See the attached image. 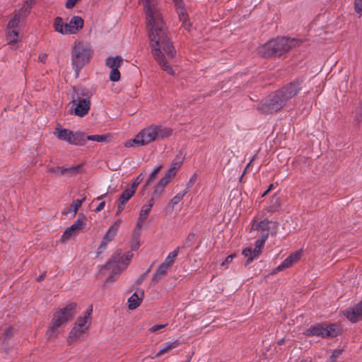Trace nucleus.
<instances>
[{
    "mask_svg": "<svg viewBox=\"0 0 362 362\" xmlns=\"http://www.w3.org/2000/svg\"><path fill=\"white\" fill-rule=\"evenodd\" d=\"M142 1L148 28L151 52L161 68L168 74L173 75V69L165 60L164 54L173 58L175 57V50L168 37L158 4L156 0Z\"/></svg>",
    "mask_w": 362,
    "mask_h": 362,
    "instance_id": "nucleus-1",
    "label": "nucleus"
},
{
    "mask_svg": "<svg viewBox=\"0 0 362 362\" xmlns=\"http://www.w3.org/2000/svg\"><path fill=\"white\" fill-rule=\"evenodd\" d=\"M302 80H295L262 100L259 109L263 112H276L282 108L302 89Z\"/></svg>",
    "mask_w": 362,
    "mask_h": 362,
    "instance_id": "nucleus-2",
    "label": "nucleus"
},
{
    "mask_svg": "<svg viewBox=\"0 0 362 362\" xmlns=\"http://www.w3.org/2000/svg\"><path fill=\"white\" fill-rule=\"evenodd\" d=\"M269 223L270 221L267 219L262 221L254 220L250 228V233L252 238L259 236L258 239L255 241V247L252 250L251 247H246L243 250V255L247 257L246 264H250L254 259L258 258L262 252L264 243L269 234Z\"/></svg>",
    "mask_w": 362,
    "mask_h": 362,
    "instance_id": "nucleus-3",
    "label": "nucleus"
},
{
    "mask_svg": "<svg viewBox=\"0 0 362 362\" xmlns=\"http://www.w3.org/2000/svg\"><path fill=\"white\" fill-rule=\"evenodd\" d=\"M173 130L161 125H151L143 129L133 139L127 141L125 147L146 146L152 141L171 136Z\"/></svg>",
    "mask_w": 362,
    "mask_h": 362,
    "instance_id": "nucleus-4",
    "label": "nucleus"
},
{
    "mask_svg": "<svg viewBox=\"0 0 362 362\" xmlns=\"http://www.w3.org/2000/svg\"><path fill=\"white\" fill-rule=\"evenodd\" d=\"M300 44L296 38L278 37L259 47L258 53L263 57L281 56Z\"/></svg>",
    "mask_w": 362,
    "mask_h": 362,
    "instance_id": "nucleus-5",
    "label": "nucleus"
},
{
    "mask_svg": "<svg viewBox=\"0 0 362 362\" xmlns=\"http://www.w3.org/2000/svg\"><path fill=\"white\" fill-rule=\"evenodd\" d=\"M133 257L131 251L122 253V251H117L112 259L101 269L100 272L103 273L105 270H111V274L106 279L105 284H109L115 281L120 274L129 265Z\"/></svg>",
    "mask_w": 362,
    "mask_h": 362,
    "instance_id": "nucleus-6",
    "label": "nucleus"
},
{
    "mask_svg": "<svg viewBox=\"0 0 362 362\" xmlns=\"http://www.w3.org/2000/svg\"><path fill=\"white\" fill-rule=\"evenodd\" d=\"M76 303H70L54 314L51 325L47 332L49 339L56 337L58 334V329L74 317L76 313Z\"/></svg>",
    "mask_w": 362,
    "mask_h": 362,
    "instance_id": "nucleus-7",
    "label": "nucleus"
},
{
    "mask_svg": "<svg viewBox=\"0 0 362 362\" xmlns=\"http://www.w3.org/2000/svg\"><path fill=\"white\" fill-rule=\"evenodd\" d=\"M83 20L80 16L72 17L69 23H64L62 18L57 17L54 21V30L62 35L76 34L83 26Z\"/></svg>",
    "mask_w": 362,
    "mask_h": 362,
    "instance_id": "nucleus-8",
    "label": "nucleus"
},
{
    "mask_svg": "<svg viewBox=\"0 0 362 362\" xmlns=\"http://www.w3.org/2000/svg\"><path fill=\"white\" fill-rule=\"evenodd\" d=\"M91 49L89 46L78 43L72 52V64L76 71L81 69L91 57Z\"/></svg>",
    "mask_w": 362,
    "mask_h": 362,
    "instance_id": "nucleus-9",
    "label": "nucleus"
},
{
    "mask_svg": "<svg viewBox=\"0 0 362 362\" xmlns=\"http://www.w3.org/2000/svg\"><path fill=\"white\" fill-rule=\"evenodd\" d=\"M54 135L69 144L83 146L86 144V134L81 132H74L67 129L56 128Z\"/></svg>",
    "mask_w": 362,
    "mask_h": 362,
    "instance_id": "nucleus-10",
    "label": "nucleus"
},
{
    "mask_svg": "<svg viewBox=\"0 0 362 362\" xmlns=\"http://www.w3.org/2000/svg\"><path fill=\"white\" fill-rule=\"evenodd\" d=\"M71 103L73 104V107L71 109L70 112L80 117L86 115L90 108V98L80 96L78 94L73 97Z\"/></svg>",
    "mask_w": 362,
    "mask_h": 362,
    "instance_id": "nucleus-11",
    "label": "nucleus"
},
{
    "mask_svg": "<svg viewBox=\"0 0 362 362\" xmlns=\"http://www.w3.org/2000/svg\"><path fill=\"white\" fill-rule=\"evenodd\" d=\"M339 329L334 324L317 325L308 329V335L317 336L322 337H334L338 335Z\"/></svg>",
    "mask_w": 362,
    "mask_h": 362,
    "instance_id": "nucleus-12",
    "label": "nucleus"
},
{
    "mask_svg": "<svg viewBox=\"0 0 362 362\" xmlns=\"http://www.w3.org/2000/svg\"><path fill=\"white\" fill-rule=\"evenodd\" d=\"M173 1L176 8L179 19L182 22V26L185 29L189 30L191 23L188 21V15L186 13L182 0H173Z\"/></svg>",
    "mask_w": 362,
    "mask_h": 362,
    "instance_id": "nucleus-13",
    "label": "nucleus"
},
{
    "mask_svg": "<svg viewBox=\"0 0 362 362\" xmlns=\"http://www.w3.org/2000/svg\"><path fill=\"white\" fill-rule=\"evenodd\" d=\"M87 332L88 329H83L82 327L74 325L69 334L67 343L71 345L77 341L83 340L86 337Z\"/></svg>",
    "mask_w": 362,
    "mask_h": 362,
    "instance_id": "nucleus-14",
    "label": "nucleus"
},
{
    "mask_svg": "<svg viewBox=\"0 0 362 362\" xmlns=\"http://www.w3.org/2000/svg\"><path fill=\"white\" fill-rule=\"evenodd\" d=\"M344 315L351 322L358 321L362 316V302L344 311Z\"/></svg>",
    "mask_w": 362,
    "mask_h": 362,
    "instance_id": "nucleus-15",
    "label": "nucleus"
},
{
    "mask_svg": "<svg viewBox=\"0 0 362 362\" xmlns=\"http://www.w3.org/2000/svg\"><path fill=\"white\" fill-rule=\"evenodd\" d=\"M154 202L153 200H148V204L143 205L139 213V216L138 218V221L136 225L137 230H141V228L144 226V223L148 216L151 208L153 207Z\"/></svg>",
    "mask_w": 362,
    "mask_h": 362,
    "instance_id": "nucleus-16",
    "label": "nucleus"
},
{
    "mask_svg": "<svg viewBox=\"0 0 362 362\" xmlns=\"http://www.w3.org/2000/svg\"><path fill=\"white\" fill-rule=\"evenodd\" d=\"M92 313V308L86 310L84 313L83 316L78 317L77 320L76 321L74 325L78 327H82L83 329H89L91 320H90V315Z\"/></svg>",
    "mask_w": 362,
    "mask_h": 362,
    "instance_id": "nucleus-17",
    "label": "nucleus"
},
{
    "mask_svg": "<svg viewBox=\"0 0 362 362\" xmlns=\"http://www.w3.org/2000/svg\"><path fill=\"white\" fill-rule=\"evenodd\" d=\"M144 296V291H138L132 295V296L128 299L129 303V308L130 310H134L137 307H139L142 302V300Z\"/></svg>",
    "mask_w": 362,
    "mask_h": 362,
    "instance_id": "nucleus-18",
    "label": "nucleus"
},
{
    "mask_svg": "<svg viewBox=\"0 0 362 362\" xmlns=\"http://www.w3.org/2000/svg\"><path fill=\"white\" fill-rule=\"evenodd\" d=\"M180 344V341L177 339L173 341H167L160 346V350L156 353L155 357L158 358L162 355L170 352L173 349L178 347Z\"/></svg>",
    "mask_w": 362,
    "mask_h": 362,
    "instance_id": "nucleus-19",
    "label": "nucleus"
},
{
    "mask_svg": "<svg viewBox=\"0 0 362 362\" xmlns=\"http://www.w3.org/2000/svg\"><path fill=\"white\" fill-rule=\"evenodd\" d=\"M6 39L10 45L13 46L16 45L21 39L20 29H13L7 27Z\"/></svg>",
    "mask_w": 362,
    "mask_h": 362,
    "instance_id": "nucleus-20",
    "label": "nucleus"
},
{
    "mask_svg": "<svg viewBox=\"0 0 362 362\" xmlns=\"http://www.w3.org/2000/svg\"><path fill=\"white\" fill-rule=\"evenodd\" d=\"M23 9L15 13L13 17L8 21L7 27L12 28L13 29H20V23L24 19L23 15Z\"/></svg>",
    "mask_w": 362,
    "mask_h": 362,
    "instance_id": "nucleus-21",
    "label": "nucleus"
},
{
    "mask_svg": "<svg viewBox=\"0 0 362 362\" xmlns=\"http://www.w3.org/2000/svg\"><path fill=\"white\" fill-rule=\"evenodd\" d=\"M122 223L121 219L117 220L108 229L105 235H104L105 239L107 240L109 242H111L115 236L116 235L119 226Z\"/></svg>",
    "mask_w": 362,
    "mask_h": 362,
    "instance_id": "nucleus-22",
    "label": "nucleus"
},
{
    "mask_svg": "<svg viewBox=\"0 0 362 362\" xmlns=\"http://www.w3.org/2000/svg\"><path fill=\"white\" fill-rule=\"evenodd\" d=\"M123 64V59L120 56L109 57L106 59L105 64L110 69H119Z\"/></svg>",
    "mask_w": 362,
    "mask_h": 362,
    "instance_id": "nucleus-23",
    "label": "nucleus"
},
{
    "mask_svg": "<svg viewBox=\"0 0 362 362\" xmlns=\"http://www.w3.org/2000/svg\"><path fill=\"white\" fill-rule=\"evenodd\" d=\"M170 268V267L166 265L165 264L162 263L158 268L156 273L154 274L152 281L154 282L158 281L162 276H165L167 274Z\"/></svg>",
    "mask_w": 362,
    "mask_h": 362,
    "instance_id": "nucleus-24",
    "label": "nucleus"
},
{
    "mask_svg": "<svg viewBox=\"0 0 362 362\" xmlns=\"http://www.w3.org/2000/svg\"><path fill=\"white\" fill-rule=\"evenodd\" d=\"M82 165H76L69 168H63V175L67 177L74 176L81 172Z\"/></svg>",
    "mask_w": 362,
    "mask_h": 362,
    "instance_id": "nucleus-25",
    "label": "nucleus"
},
{
    "mask_svg": "<svg viewBox=\"0 0 362 362\" xmlns=\"http://www.w3.org/2000/svg\"><path fill=\"white\" fill-rule=\"evenodd\" d=\"M84 199H85L74 200L72 202V204L63 212V214L65 215H67L71 213L76 214L78 209L81 207Z\"/></svg>",
    "mask_w": 362,
    "mask_h": 362,
    "instance_id": "nucleus-26",
    "label": "nucleus"
},
{
    "mask_svg": "<svg viewBox=\"0 0 362 362\" xmlns=\"http://www.w3.org/2000/svg\"><path fill=\"white\" fill-rule=\"evenodd\" d=\"M83 219L84 217L81 218V216H79L78 219L68 228L77 235L85 225Z\"/></svg>",
    "mask_w": 362,
    "mask_h": 362,
    "instance_id": "nucleus-27",
    "label": "nucleus"
},
{
    "mask_svg": "<svg viewBox=\"0 0 362 362\" xmlns=\"http://www.w3.org/2000/svg\"><path fill=\"white\" fill-rule=\"evenodd\" d=\"M180 249V247H177L173 252H170L163 263H164L166 265H168V267H171L175 262V258L178 255Z\"/></svg>",
    "mask_w": 362,
    "mask_h": 362,
    "instance_id": "nucleus-28",
    "label": "nucleus"
},
{
    "mask_svg": "<svg viewBox=\"0 0 362 362\" xmlns=\"http://www.w3.org/2000/svg\"><path fill=\"white\" fill-rule=\"evenodd\" d=\"M141 235V230H137L136 227H135L133 234H132V240L131 242V248L132 250H136L139 245V238Z\"/></svg>",
    "mask_w": 362,
    "mask_h": 362,
    "instance_id": "nucleus-29",
    "label": "nucleus"
},
{
    "mask_svg": "<svg viewBox=\"0 0 362 362\" xmlns=\"http://www.w3.org/2000/svg\"><path fill=\"white\" fill-rule=\"evenodd\" d=\"M134 193V189H132L131 188L127 189L120 195L118 202H122V204H126L132 198Z\"/></svg>",
    "mask_w": 362,
    "mask_h": 362,
    "instance_id": "nucleus-30",
    "label": "nucleus"
},
{
    "mask_svg": "<svg viewBox=\"0 0 362 362\" xmlns=\"http://www.w3.org/2000/svg\"><path fill=\"white\" fill-rule=\"evenodd\" d=\"M188 192V187L184 189L182 192L177 194L170 202L169 205L172 208H174L184 197V196Z\"/></svg>",
    "mask_w": 362,
    "mask_h": 362,
    "instance_id": "nucleus-31",
    "label": "nucleus"
},
{
    "mask_svg": "<svg viewBox=\"0 0 362 362\" xmlns=\"http://www.w3.org/2000/svg\"><path fill=\"white\" fill-rule=\"evenodd\" d=\"M164 189L165 188L157 184L154 187L151 197L149 200H153V202H155V201L162 195L164 192Z\"/></svg>",
    "mask_w": 362,
    "mask_h": 362,
    "instance_id": "nucleus-32",
    "label": "nucleus"
},
{
    "mask_svg": "<svg viewBox=\"0 0 362 362\" xmlns=\"http://www.w3.org/2000/svg\"><path fill=\"white\" fill-rule=\"evenodd\" d=\"M107 136L106 135H90L86 136V141L87 140L94 141L97 142H105Z\"/></svg>",
    "mask_w": 362,
    "mask_h": 362,
    "instance_id": "nucleus-33",
    "label": "nucleus"
},
{
    "mask_svg": "<svg viewBox=\"0 0 362 362\" xmlns=\"http://www.w3.org/2000/svg\"><path fill=\"white\" fill-rule=\"evenodd\" d=\"M293 264L292 261L291 259L288 257L286 259H284V261L279 264L276 269L275 272H279L282 270H284L286 268L290 267Z\"/></svg>",
    "mask_w": 362,
    "mask_h": 362,
    "instance_id": "nucleus-34",
    "label": "nucleus"
},
{
    "mask_svg": "<svg viewBox=\"0 0 362 362\" xmlns=\"http://www.w3.org/2000/svg\"><path fill=\"white\" fill-rule=\"evenodd\" d=\"M161 168H162V165H159L153 170V172L149 175L148 180H146V182L145 185L146 187L148 186V185H150L151 182H152L156 179V177H157V175H158V173L160 172V170H161Z\"/></svg>",
    "mask_w": 362,
    "mask_h": 362,
    "instance_id": "nucleus-35",
    "label": "nucleus"
},
{
    "mask_svg": "<svg viewBox=\"0 0 362 362\" xmlns=\"http://www.w3.org/2000/svg\"><path fill=\"white\" fill-rule=\"evenodd\" d=\"M110 79L112 81H118L120 79V72L118 69H111Z\"/></svg>",
    "mask_w": 362,
    "mask_h": 362,
    "instance_id": "nucleus-36",
    "label": "nucleus"
},
{
    "mask_svg": "<svg viewBox=\"0 0 362 362\" xmlns=\"http://www.w3.org/2000/svg\"><path fill=\"white\" fill-rule=\"evenodd\" d=\"M76 235L71 231L68 228L65 230L63 235H62L61 240L62 242H66L73 237H76Z\"/></svg>",
    "mask_w": 362,
    "mask_h": 362,
    "instance_id": "nucleus-37",
    "label": "nucleus"
},
{
    "mask_svg": "<svg viewBox=\"0 0 362 362\" xmlns=\"http://www.w3.org/2000/svg\"><path fill=\"white\" fill-rule=\"evenodd\" d=\"M144 178V175L143 173L139 174L132 184V187L130 188L134 189V192H136V187L143 181Z\"/></svg>",
    "mask_w": 362,
    "mask_h": 362,
    "instance_id": "nucleus-38",
    "label": "nucleus"
},
{
    "mask_svg": "<svg viewBox=\"0 0 362 362\" xmlns=\"http://www.w3.org/2000/svg\"><path fill=\"white\" fill-rule=\"evenodd\" d=\"M354 10L361 17L362 15V0H354Z\"/></svg>",
    "mask_w": 362,
    "mask_h": 362,
    "instance_id": "nucleus-39",
    "label": "nucleus"
},
{
    "mask_svg": "<svg viewBox=\"0 0 362 362\" xmlns=\"http://www.w3.org/2000/svg\"><path fill=\"white\" fill-rule=\"evenodd\" d=\"M301 255H302V251L298 250V251L295 252L294 253L288 256V257L291 259V260L292 261V263L293 264L300 259Z\"/></svg>",
    "mask_w": 362,
    "mask_h": 362,
    "instance_id": "nucleus-40",
    "label": "nucleus"
},
{
    "mask_svg": "<svg viewBox=\"0 0 362 362\" xmlns=\"http://www.w3.org/2000/svg\"><path fill=\"white\" fill-rule=\"evenodd\" d=\"M184 158H181L180 160L175 159L173 161L170 168H175V171L177 170L181 167Z\"/></svg>",
    "mask_w": 362,
    "mask_h": 362,
    "instance_id": "nucleus-41",
    "label": "nucleus"
},
{
    "mask_svg": "<svg viewBox=\"0 0 362 362\" xmlns=\"http://www.w3.org/2000/svg\"><path fill=\"white\" fill-rule=\"evenodd\" d=\"M195 235L194 233H189L186 238V240L184 243L183 247H187L191 246L192 243L193 242L194 239Z\"/></svg>",
    "mask_w": 362,
    "mask_h": 362,
    "instance_id": "nucleus-42",
    "label": "nucleus"
},
{
    "mask_svg": "<svg viewBox=\"0 0 362 362\" xmlns=\"http://www.w3.org/2000/svg\"><path fill=\"white\" fill-rule=\"evenodd\" d=\"M49 171L50 173H53L57 175H63V167H54V168H50L49 169Z\"/></svg>",
    "mask_w": 362,
    "mask_h": 362,
    "instance_id": "nucleus-43",
    "label": "nucleus"
},
{
    "mask_svg": "<svg viewBox=\"0 0 362 362\" xmlns=\"http://www.w3.org/2000/svg\"><path fill=\"white\" fill-rule=\"evenodd\" d=\"M109 243L110 242L107 240L105 239V238L103 237V240H102L100 246L98 247V254L103 252V251L106 248V247Z\"/></svg>",
    "mask_w": 362,
    "mask_h": 362,
    "instance_id": "nucleus-44",
    "label": "nucleus"
},
{
    "mask_svg": "<svg viewBox=\"0 0 362 362\" xmlns=\"http://www.w3.org/2000/svg\"><path fill=\"white\" fill-rule=\"evenodd\" d=\"M177 172L175 171L174 168H170L168 170L165 176L168 177L170 180H171L176 175Z\"/></svg>",
    "mask_w": 362,
    "mask_h": 362,
    "instance_id": "nucleus-45",
    "label": "nucleus"
},
{
    "mask_svg": "<svg viewBox=\"0 0 362 362\" xmlns=\"http://www.w3.org/2000/svg\"><path fill=\"white\" fill-rule=\"evenodd\" d=\"M167 324H163V325H154L150 329L149 331L151 332H156L158 331H159L160 329H162L163 328H165L166 327Z\"/></svg>",
    "mask_w": 362,
    "mask_h": 362,
    "instance_id": "nucleus-46",
    "label": "nucleus"
},
{
    "mask_svg": "<svg viewBox=\"0 0 362 362\" xmlns=\"http://www.w3.org/2000/svg\"><path fill=\"white\" fill-rule=\"evenodd\" d=\"M170 182V180L164 176L158 182V185L163 187V188L165 187V186Z\"/></svg>",
    "mask_w": 362,
    "mask_h": 362,
    "instance_id": "nucleus-47",
    "label": "nucleus"
},
{
    "mask_svg": "<svg viewBox=\"0 0 362 362\" xmlns=\"http://www.w3.org/2000/svg\"><path fill=\"white\" fill-rule=\"evenodd\" d=\"M342 353L341 349H335L332 354V358H338Z\"/></svg>",
    "mask_w": 362,
    "mask_h": 362,
    "instance_id": "nucleus-48",
    "label": "nucleus"
},
{
    "mask_svg": "<svg viewBox=\"0 0 362 362\" xmlns=\"http://www.w3.org/2000/svg\"><path fill=\"white\" fill-rule=\"evenodd\" d=\"M235 255H228L224 262H223L222 263V265H226V264H228L229 263H230L232 262V260L233 259Z\"/></svg>",
    "mask_w": 362,
    "mask_h": 362,
    "instance_id": "nucleus-49",
    "label": "nucleus"
},
{
    "mask_svg": "<svg viewBox=\"0 0 362 362\" xmlns=\"http://www.w3.org/2000/svg\"><path fill=\"white\" fill-rule=\"evenodd\" d=\"M105 205V202L104 201L101 202L99 205L95 208V212H99L102 209H103L104 206Z\"/></svg>",
    "mask_w": 362,
    "mask_h": 362,
    "instance_id": "nucleus-50",
    "label": "nucleus"
},
{
    "mask_svg": "<svg viewBox=\"0 0 362 362\" xmlns=\"http://www.w3.org/2000/svg\"><path fill=\"white\" fill-rule=\"evenodd\" d=\"M39 58V60L42 62V63H45V61L47 60V54H45V53H42L39 55L38 57Z\"/></svg>",
    "mask_w": 362,
    "mask_h": 362,
    "instance_id": "nucleus-51",
    "label": "nucleus"
},
{
    "mask_svg": "<svg viewBox=\"0 0 362 362\" xmlns=\"http://www.w3.org/2000/svg\"><path fill=\"white\" fill-rule=\"evenodd\" d=\"M195 180H196V175H194L189 180V182L187 184L188 187L194 184V182H195Z\"/></svg>",
    "mask_w": 362,
    "mask_h": 362,
    "instance_id": "nucleus-52",
    "label": "nucleus"
},
{
    "mask_svg": "<svg viewBox=\"0 0 362 362\" xmlns=\"http://www.w3.org/2000/svg\"><path fill=\"white\" fill-rule=\"evenodd\" d=\"M126 204H122V202H118V206H117V209H119V211H123L124 209V205Z\"/></svg>",
    "mask_w": 362,
    "mask_h": 362,
    "instance_id": "nucleus-53",
    "label": "nucleus"
},
{
    "mask_svg": "<svg viewBox=\"0 0 362 362\" xmlns=\"http://www.w3.org/2000/svg\"><path fill=\"white\" fill-rule=\"evenodd\" d=\"M255 159V156H253V158L251 159V160L250 161V163L246 165L245 168V170H244V173H243V175L245 173H246V172L248 170L252 162Z\"/></svg>",
    "mask_w": 362,
    "mask_h": 362,
    "instance_id": "nucleus-54",
    "label": "nucleus"
},
{
    "mask_svg": "<svg viewBox=\"0 0 362 362\" xmlns=\"http://www.w3.org/2000/svg\"><path fill=\"white\" fill-rule=\"evenodd\" d=\"M13 328L12 327H8V329H6V330L5 331V334L6 336H10L12 332H13Z\"/></svg>",
    "mask_w": 362,
    "mask_h": 362,
    "instance_id": "nucleus-55",
    "label": "nucleus"
},
{
    "mask_svg": "<svg viewBox=\"0 0 362 362\" xmlns=\"http://www.w3.org/2000/svg\"><path fill=\"white\" fill-rule=\"evenodd\" d=\"M35 0H27L26 4L28 6L31 7L33 4H35Z\"/></svg>",
    "mask_w": 362,
    "mask_h": 362,
    "instance_id": "nucleus-56",
    "label": "nucleus"
},
{
    "mask_svg": "<svg viewBox=\"0 0 362 362\" xmlns=\"http://www.w3.org/2000/svg\"><path fill=\"white\" fill-rule=\"evenodd\" d=\"M46 276V274L45 273H43L42 274H41L37 279V281H42Z\"/></svg>",
    "mask_w": 362,
    "mask_h": 362,
    "instance_id": "nucleus-57",
    "label": "nucleus"
},
{
    "mask_svg": "<svg viewBox=\"0 0 362 362\" xmlns=\"http://www.w3.org/2000/svg\"><path fill=\"white\" fill-rule=\"evenodd\" d=\"M106 194H103V195H101V196L98 197L97 198V199H98V200H99V199H103L105 196H106Z\"/></svg>",
    "mask_w": 362,
    "mask_h": 362,
    "instance_id": "nucleus-58",
    "label": "nucleus"
},
{
    "mask_svg": "<svg viewBox=\"0 0 362 362\" xmlns=\"http://www.w3.org/2000/svg\"><path fill=\"white\" fill-rule=\"evenodd\" d=\"M327 362H337V361H335V358H332V357H331L330 359Z\"/></svg>",
    "mask_w": 362,
    "mask_h": 362,
    "instance_id": "nucleus-59",
    "label": "nucleus"
},
{
    "mask_svg": "<svg viewBox=\"0 0 362 362\" xmlns=\"http://www.w3.org/2000/svg\"><path fill=\"white\" fill-rule=\"evenodd\" d=\"M269 192V189H268L267 190H266L263 194H262V197H264L268 192Z\"/></svg>",
    "mask_w": 362,
    "mask_h": 362,
    "instance_id": "nucleus-60",
    "label": "nucleus"
},
{
    "mask_svg": "<svg viewBox=\"0 0 362 362\" xmlns=\"http://www.w3.org/2000/svg\"><path fill=\"white\" fill-rule=\"evenodd\" d=\"M122 213V211H119V209H117V211H116V216H118L120 214Z\"/></svg>",
    "mask_w": 362,
    "mask_h": 362,
    "instance_id": "nucleus-61",
    "label": "nucleus"
},
{
    "mask_svg": "<svg viewBox=\"0 0 362 362\" xmlns=\"http://www.w3.org/2000/svg\"><path fill=\"white\" fill-rule=\"evenodd\" d=\"M272 187H273V185H269V191L272 189Z\"/></svg>",
    "mask_w": 362,
    "mask_h": 362,
    "instance_id": "nucleus-62",
    "label": "nucleus"
}]
</instances>
